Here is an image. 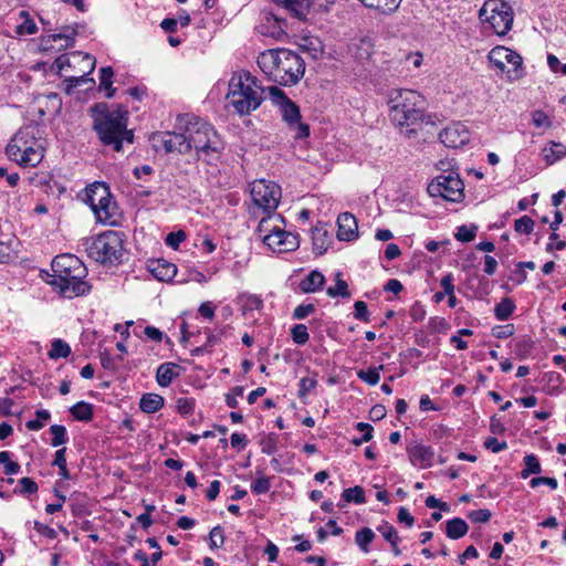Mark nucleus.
I'll return each instance as SVG.
<instances>
[{
    "label": "nucleus",
    "mask_w": 566,
    "mask_h": 566,
    "mask_svg": "<svg viewBox=\"0 0 566 566\" xmlns=\"http://www.w3.org/2000/svg\"><path fill=\"white\" fill-rule=\"evenodd\" d=\"M178 126L182 129V154L195 149L198 159L210 161L216 159L224 149L223 142L214 127L195 115H179Z\"/></svg>",
    "instance_id": "f257e3e1"
},
{
    "label": "nucleus",
    "mask_w": 566,
    "mask_h": 566,
    "mask_svg": "<svg viewBox=\"0 0 566 566\" xmlns=\"http://www.w3.org/2000/svg\"><path fill=\"white\" fill-rule=\"evenodd\" d=\"M388 104L391 123L405 137H417L424 119V97L412 90H392L389 93Z\"/></svg>",
    "instance_id": "f03ea898"
},
{
    "label": "nucleus",
    "mask_w": 566,
    "mask_h": 566,
    "mask_svg": "<svg viewBox=\"0 0 566 566\" xmlns=\"http://www.w3.org/2000/svg\"><path fill=\"white\" fill-rule=\"evenodd\" d=\"M93 130L99 143L114 151H122L123 144H133L134 134L127 128V113L111 108L106 103H97L90 108Z\"/></svg>",
    "instance_id": "7ed1b4c3"
},
{
    "label": "nucleus",
    "mask_w": 566,
    "mask_h": 566,
    "mask_svg": "<svg viewBox=\"0 0 566 566\" xmlns=\"http://www.w3.org/2000/svg\"><path fill=\"white\" fill-rule=\"evenodd\" d=\"M53 274L48 281L60 294L66 298H74L90 293L91 285L85 277L87 269L74 254L56 255L51 264Z\"/></svg>",
    "instance_id": "20e7f679"
},
{
    "label": "nucleus",
    "mask_w": 566,
    "mask_h": 566,
    "mask_svg": "<svg viewBox=\"0 0 566 566\" xmlns=\"http://www.w3.org/2000/svg\"><path fill=\"white\" fill-rule=\"evenodd\" d=\"M228 86L227 99L240 116L251 114L264 101V88L249 72L233 74Z\"/></svg>",
    "instance_id": "39448f33"
},
{
    "label": "nucleus",
    "mask_w": 566,
    "mask_h": 566,
    "mask_svg": "<svg viewBox=\"0 0 566 566\" xmlns=\"http://www.w3.org/2000/svg\"><path fill=\"white\" fill-rule=\"evenodd\" d=\"M10 160L22 167H35L44 157V148L39 137V128L24 126L11 138L6 148Z\"/></svg>",
    "instance_id": "423d86ee"
},
{
    "label": "nucleus",
    "mask_w": 566,
    "mask_h": 566,
    "mask_svg": "<svg viewBox=\"0 0 566 566\" xmlns=\"http://www.w3.org/2000/svg\"><path fill=\"white\" fill-rule=\"evenodd\" d=\"M124 234L108 230L96 238L86 239L85 248L88 256L102 264H118L124 256Z\"/></svg>",
    "instance_id": "0eeeda50"
},
{
    "label": "nucleus",
    "mask_w": 566,
    "mask_h": 566,
    "mask_svg": "<svg viewBox=\"0 0 566 566\" xmlns=\"http://www.w3.org/2000/svg\"><path fill=\"white\" fill-rule=\"evenodd\" d=\"M84 201L90 206L99 222L109 224L116 222L117 205L105 182L95 181L87 186Z\"/></svg>",
    "instance_id": "6e6552de"
},
{
    "label": "nucleus",
    "mask_w": 566,
    "mask_h": 566,
    "mask_svg": "<svg viewBox=\"0 0 566 566\" xmlns=\"http://www.w3.org/2000/svg\"><path fill=\"white\" fill-rule=\"evenodd\" d=\"M269 95L274 105L279 107L282 120L293 133L294 138L303 139L308 137L310 126L301 120L300 107L277 86L269 87Z\"/></svg>",
    "instance_id": "1a4fd4ad"
},
{
    "label": "nucleus",
    "mask_w": 566,
    "mask_h": 566,
    "mask_svg": "<svg viewBox=\"0 0 566 566\" xmlns=\"http://www.w3.org/2000/svg\"><path fill=\"white\" fill-rule=\"evenodd\" d=\"M482 23L486 24L497 35L506 34L513 24L512 7L502 0H488L479 11Z\"/></svg>",
    "instance_id": "9d476101"
},
{
    "label": "nucleus",
    "mask_w": 566,
    "mask_h": 566,
    "mask_svg": "<svg viewBox=\"0 0 566 566\" xmlns=\"http://www.w3.org/2000/svg\"><path fill=\"white\" fill-rule=\"evenodd\" d=\"M304 71L305 63L297 53L287 49H280V57L273 82L283 86L294 85L301 80Z\"/></svg>",
    "instance_id": "9b49d317"
},
{
    "label": "nucleus",
    "mask_w": 566,
    "mask_h": 566,
    "mask_svg": "<svg viewBox=\"0 0 566 566\" xmlns=\"http://www.w3.org/2000/svg\"><path fill=\"white\" fill-rule=\"evenodd\" d=\"M463 190V181L454 171L440 175L428 185V192L431 197H442L452 202H460L464 198Z\"/></svg>",
    "instance_id": "f8f14e48"
},
{
    "label": "nucleus",
    "mask_w": 566,
    "mask_h": 566,
    "mask_svg": "<svg viewBox=\"0 0 566 566\" xmlns=\"http://www.w3.org/2000/svg\"><path fill=\"white\" fill-rule=\"evenodd\" d=\"M251 197L262 212H274L280 202L281 188L271 181L256 180L251 184Z\"/></svg>",
    "instance_id": "ddd939ff"
},
{
    "label": "nucleus",
    "mask_w": 566,
    "mask_h": 566,
    "mask_svg": "<svg viewBox=\"0 0 566 566\" xmlns=\"http://www.w3.org/2000/svg\"><path fill=\"white\" fill-rule=\"evenodd\" d=\"M489 61L501 72H506L510 78L518 77L523 63L521 55L506 46L493 48L489 53Z\"/></svg>",
    "instance_id": "4468645a"
},
{
    "label": "nucleus",
    "mask_w": 566,
    "mask_h": 566,
    "mask_svg": "<svg viewBox=\"0 0 566 566\" xmlns=\"http://www.w3.org/2000/svg\"><path fill=\"white\" fill-rule=\"evenodd\" d=\"M77 31L74 27L66 25L59 33L42 35L40 39V48L42 51H61L73 48Z\"/></svg>",
    "instance_id": "2eb2a0df"
},
{
    "label": "nucleus",
    "mask_w": 566,
    "mask_h": 566,
    "mask_svg": "<svg viewBox=\"0 0 566 566\" xmlns=\"http://www.w3.org/2000/svg\"><path fill=\"white\" fill-rule=\"evenodd\" d=\"M262 241L273 252L284 253L298 248V235L287 232L279 227L273 233L263 235Z\"/></svg>",
    "instance_id": "dca6fc26"
},
{
    "label": "nucleus",
    "mask_w": 566,
    "mask_h": 566,
    "mask_svg": "<svg viewBox=\"0 0 566 566\" xmlns=\"http://www.w3.org/2000/svg\"><path fill=\"white\" fill-rule=\"evenodd\" d=\"M471 134L467 125L457 122L448 125L439 134L440 142L450 148H459L470 142Z\"/></svg>",
    "instance_id": "f3484780"
},
{
    "label": "nucleus",
    "mask_w": 566,
    "mask_h": 566,
    "mask_svg": "<svg viewBox=\"0 0 566 566\" xmlns=\"http://www.w3.org/2000/svg\"><path fill=\"white\" fill-rule=\"evenodd\" d=\"M150 142L156 151L165 154L177 151L182 154L181 135L175 132H157L150 137Z\"/></svg>",
    "instance_id": "a211bd4d"
},
{
    "label": "nucleus",
    "mask_w": 566,
    "mask_h": 566,
    "mask_svg": "<svg viewBox=\"0 0 566 566\" xmlns=\"http://www.w3.org/2000/svg\"><path fill=\"white\" fill-rule=\"evenodd\" d=\"M337 238L340 241H352L358 237V226L354 214L340 213L337 218Z\"/></svg>",
    "instance_id": "6ab92c4d"
},
{
    "label": "nucleus",
    "mask_w": 566,
    "mask_h": 566,
    "mask_svg": "<svg viewBox=\"0 0 566 566\" xmlns=\"http://www.w3.org/2000/svg\"><path fill=\"white\" fill-rule=\"evenodd\" d=\"M408 455L410 462L420 468L431 467L433 461V451L430 447L423 444H416L408 448Z\"/></svg>",
    "instance_id": "aec40b11"
},
{
    "label": "nucleus",
    "mask_w": 566,
    "mask_h": 566,
    "mask_svg": "<svg viewBox=\"0 0 566 566\" xmlns=\"http://www.w3.org/2000/svg\"><path fill=\"white\" fill-rule=\"evenodd\" d=\"M280 57L279 50H268L259 54L258 65L270 80L274 81V72H276L277 63Z\"/></svg>",
    "instance_id": "412c9836"
},
{
    "label": "nucleus",
    "mask_w": 566,
    "mask_h": 566,
    "mask_svg": "<svg viewBox=\"0 0 566 566\" xmlns=\"http://www.w3.org/2000/svg\"><path fill=\"white\" fill-rule=\"evenodd\" d=\"M180 366L176 363H164L156 371V380L160 387H168L180 375Z\"/></svg>",
    "instance_id": "4be33fe9"
},
{
    "label": "nucleus",
    "mask_w": 566,
    "mask_h": 566,
    "mask_svg": "<svg viewBox=\"0 0 566 566\" xmlns=\"http://www.w3.org/2000/svg\"><path fill=\"white\" fill-rule=\"evenodd\" d=\"M313 251L319 255L325 253L331 243V237L325 224L318 223L312 230Z\"/></svg>",
    "instance_id": "5701e85b"
},
{
    "label": "nucleus",
    "mask_w": 566,
    "mask_h": 566,
    "mask_svg": "<svg viewBox=\"0 0 566 566\" xmlns=\"http://www.w3.org/2000/svg\"><path fill=\"white\" fill-rule=\"evenodd\" d=\"M284 27V20L279 19L273 14H266L264 17V22L260 25V32L266 36L280 38L285 33Z\"/></svg>",
    "instance_id": "b1692460"
},
{
    "label": "nucleus",
    "mask_w": 566,
    "mask_h": 566,
    "mask_svg": "<svg viewBox=\"0 0 566 566\" xmlns=\"http://www.w3.org/2000/svg\"><path fill=\"white\" fill-rule=\"evenodd\" d=\"M149 270L155 279L163 282L171 280L177 273L176 265L166 260L151 262Z\"/></svg>",
    "instance_id": "393cba45"
},
{
    "label": "nucleus",
    "mask_w": 566,
    "mask_h": 566,
    "mask_svg": "<svg viewBox=\"0 0 566 566\" xmlns=\"http://www.w3.org/2000/svg\"><path fill=\"white\" fill-rule=\"evenodd\" d=\"M264 216L261 217V220L256 228V233L263 238L266 233H273L280 227V222H284L281 214L274 212H263Z\"/></svg>",
    "instance_id": "a878e982"
},
{
    "label": "nucleus",
    "mask_w": 566,
    "mask_h": 566,
    "mask_svg": "<svg viewBox=\"0 0 566 566\" xmlns=\"http://www.w3.org/2000/svg\"><path fill=\"white\" fill-rule=\"evenodd\" d=\"M324 283V275L319 271L313 270L300 282V289L303 293H314L319 291Z\"/></svg>",
    "instance_id": "bb28decb"
},
{
    "label": "nucleus",
    "mask_w": 566,
    "mask_h": 566,
    "mask_svg": "<svg viewBox=\"0 0 566 566\" xmlns=\"http://www.w3.org/2000/svg\"><path fill=\"white\" fill-rule=\"evenodd\" d=\"M164 398L158 394H144L139 401V408L146 413H155L164 406Z\"/></svg>",
    "instance_id": "cd10ccee"
},
{
    "label": "nucleus",
    "mask_w": 566,
    "mask_h": 566,
    "mask_svg": "<svg viewBox=\"0 0 566 566\" xmlns=\"http://www.w3.org/2000/svg\"><path fill=\"white\" fill-rule=\"evenodd\" d=\"M543 158L547 165H553L566 155V146L560 143L551 142L542 150Z\"/></svg>",
    "instance_id": "c85d7f7f"
},
{
    "label": "nucleus",
    "mask_w": 566,
    "mask_h": 566,
    "mask_svg": "<svg viewBox=\"0 0 566 566\" xmlns=\"http://www.w3.org/2000/svg\"><path fill=\"white\" fill-rule=\"evenodd\" d=\"M469 531L467 522L460 517L451 518L446 524V534L451 539L463 537Z\"/></svg>",
    "instance_id": "c756f323"
},
{
    "label": "nucleus",
    "mask_w": 566,
    "mask_h": 566,
    "mask_svg": "<svg viewBox=\"0 0 566 566\" xmlns=\"http://www.w3.org/2000/svg\"><path fill=\"white\" fill-rule=\"evenodd\" d=\"M282 2L285 9L300 20L305 19L310 11V0H282Z\"/></svg>",
    "instance_id": "7c9ffc66"
},
{
    "label": "nucleus",
    "mask_w": 566,
    "mask_h": 566,
    "mask_svg": "<svg viewBox=\"0 0 566 566\" xmlns=\"http://www.w3.org/2000/svg\"><path fill=\"white\" fill-rule=\"evenodd\" d=\"M83 62L86 63L87 72H84V74L81 76H73V77L69 78L67 82L70 83V85H69L67 92H70V88L77 87L86 82H91L93 84L95 83L93 78L86 77V75L92 73L95 69V63H96L95 59L93 56H91L90 54H85L83 56Z\"/></svg>",
    "instance_id": "2f4dec72"
},
{
    "label": "nucleus",
    "mask_w": 566,
    "mask_h": 566,
    "mask_svg": "<svg viewBox=\"0 0 566 566\" xmlns=\"http://www.w3.org/2000/svg\"><path fill=\"white\" fill-rule=\"evenodd\" d=\"M70 412L78 421H90L93 418V406L85 401H78L71 407Z\"/></svg>",
    "instance_id": "473e14b6"
},
{
    "label": "nucleus",
    "mask_w": 566,
    "mask_h": 566,
    "mask_svg": "<svg viewBox=\"0 0 566 566\" xmlns=\"http://www.w3.org/2000/svg\"><path fill=\"white\" fill-rule=\"evenodd\" d=\"M524 469L521 471V478L527 479L532 474H538L542 472V465L538 458L531 453L526 454L523 459Z\"/></svg>",
    "instance_id": "72a5a7b5"
},
{
    "label": "nucleus",
    "mask_w": 566,
    "mask_h": 566,
    "mask_svg": "<svg viewBox=\"0 0 566 566\" xmlns=\"http://www.w3.org/2000/svg\"><path fill=\"white\" fill-rule=\"evenodd\" d=\"M326 293L331 297L342 296L344 298L350 297V292L348 290V284L342 279V273L337 272L335 275V285L329 286L326 290Z\"/></svg>",
    "instance_id": "f704fd0d"
},
{
    "label": "nucleus",
    "mask_w": 566,
    "mask_h": 566,
    "mask_svg": "<svg viewBox=\"0 0 566 566\" xmlns=\"http://www.w3.org/2000/svg\"><path fill=\"white\" fill-rule=\"evenodd\" d=\"M71 354L70 345L61 338H56L51 344L48 355L51 359L66 358Z\"/></svg>",
    "instance_id": "c9c22d12"
},
{
    "label": "nucleus",
    "mask_w": 566,
    "mask_h": 566,
    "mask_svg": "<svg viewBox=\"0 0 566 566\" xmlns=\"http://www.w3.org/2000/svg\"><path fill=\"white\" fill-rule=\"evenodd\" d=\"M114 72L111 66L102 67L99 71V85L102 88L106 91V97L111 98L115 94V88L113 85V78Z\"/></svg>",
    "instance_id": "e433bc0d"
},
{
    "label": "nucleus",
    "mask_w": 566,
    "mask_h": 566,
    "mask_svg": "<svg viewBox=\"0 0 566 566\" xmlns=\"http://www.w3.org/2000/svg\"><path fill=\"white\" fill-rule=\"evenodd\" d=\"M375 533L369 527H363L356 532L355 542L364 553L369 552V544L374 541Z\"/></svg>",
    "instance_id": "4c0bfd02"
},
{
    "label": "nucleus",
    "mask_w": 566,
    "mask_h": 566,
    "mask_svg": "<svg viewBox=\"0 0 566 566\" xmlns=\"http://www.w3.org/2000/svg\"><path fill=\"white\" fill-rule=\"evenodd\" d=\"M514 310V302L511 298L506 297L503 298L499 304H496L494 308V314L497 319L505 321L512 315Z\"/></svg>",
    "instance_id": "58836bf2"
},
{
    "label": "nucleus",
    "mask_w": 566,
    "mask_h": 566,
    "mask_svg": "<svg viewBox=\"0 0 566 566\" xmlns=\"http://www.w3.org/2000/svg\"><path fill=\"white\" fill-rule=\"evenodd\" d=\"M400 3L401 0H374L369 8L382 14H390L399 8Z\"/></svg>",
    "instance_id": "ea45409f"
},
{
    "label": "nucleus",
    "mask_w": 566,
    "mask_h": 566,
    "mask_svg": "<svg viewBox=\"0 0 566 566\" xmlns=\"http://www.w3.org/2000/svg\"><path fill=\"white\" fill-rule=\"evenodd\" d=\"M384 369V365L378 367H370L367 370L360 369L357 371V377L370 386H376L380 380L379 370Z\"/></svg>",
    "instance_id": "a19ab883"
},
{
    "label": "nucleus",
    "mask_w": 566,
    "mask_h": 566,
    "mask_svg": "<svg viewBox=\"0 0 566 566\" xmlns=\"http://www.w3.org/2000/svg\"><path fill=\"white\" fill-rule=\"evenodd\" d=\"M342 497L346 502H354L356 504H364L366 502L364 489L359 485L345 489Z\"/></svg>",
    "instance_id": "79ce46f5"
},
{
    "label": "nucleus",
    "mask_w": 566,
    "mask_h": 566,
    "mask_svg": "<svg viewBox=\"0 0 566 566\" xmlns=\"http://www.w3.org/2000/svg\"><path fill=\"white\" fill-rule=\"evenodd\" d=\"M256 474L259 476L251 484L252 493H254L256 495H262V494L268 493L271 489L272 478L261 475V472H259V471L256 472Z\"/></svg>",
    "instance_id": "37998d69"
},
{
    "label": "nucleus",
    "mask_w": 566,
    "mask_h": 566,
    "mask_svg": "<svg viewBox=\"0 0 566 566\" xmlns=\"http://www.w3.org/2000/svg\"><path fill=\"white\" fill-rule=\"evenodd\" d=\"M0 464L3 465V472L7 475L18 474L20 472V464L11 460V453L9 451L0 452Z\"/></svg>",
    "instance_id": "c03bdc74"
},
{
    "label": "nucleus",
    "mask_w": 566,
    "mask_h": 566,
    "mask_svg": "<svg viewBox=\"0 0 566 566\" xmlns=\"http://www.w3.org/2000/svg\"><path fill=\"white\" fill-rule=\"evenodd\" d=\"M52 434L51 444L53 447H60L67 441L66 428L62 424H52L50 428Z\"/></svg>",
    "instance_id": "a18cd8bd"
},
{
    "label": "nucleus",
    "mask_w": 566,
    "mask_h": 566,
    "mask_svg": "<svg viewBox=\"0 0 566 566\" xmlns=\"http://www.w3.org/2000/svg\"><path fill=\"white\" fill-rule=\"evenodd\" d=\"M291 337L297 345H305L310 339L307 327L304 324H296L291 328Z\"/></svg>",
    "instance_id": "49530a36"
},
{
    "label": "nucleus",
    "mask_w": 566,
    "mask_h": 566,
    "mask_svg": "<svg viewBox=\"0 0 566 566\" xmlns=\"http://www.w3.org/2000/svg\"><path fill=\"white\" fill-rule=\"evenodd\" d=\"M478 227L476 226H460L455 233V239L460 242H471L474 240L476 235Z\"/></svg>",
    "instance_id": "de8ad7c7"
},
{
    "label": "nucleus",
    "mask_w": 566,
    "mask_h": 566,
    "mask_svg": "<svg viewBox=\"0 0 566 566\" xmlns=\"http://www.w3.org/2000/svg\"><path fill=\"white\" fill-rule=\"evenodd\" d=\"M36 419L29 420L25 427L31 431H38L44 427V421L49 420L51 415L48 410L41 409L35 412Z\"/></svg>",
    "instance_id": "09e8293b"
},
{
    "label": "nucleus",
    "mask_w": 566,
    "mask_h": 566,
    "mask_svg": "<svg viewBox=\"0 0 566 566\" xmlns=\"http://www.w3.org/2000/svg\"><path fill=\"white\" fill-rule=\"evenodd\" d=\"M356 429L363 432V437L353 439L355 446H360L364 442H368L373 439L374 428L367 422H358Z\"/></svg>",
    "instance_id": "8fccbe9b"
},
{
    "label": "nucleus",
    "mask_w": 566,
    "mask_h": 566,
    "mask_svg": "<svg viewBox=\"0 0 566 566\" xmlns=\"http://www.w3.org/2000/svg\"><path fill=\"white\" fill-rule=\"evenodd\" d=\"M300 389L297 392L298 398L303 399L307 396V394L314 390L317 386V380L315 377H303L300 379Z\"/></svg>",
    "instance_id": "3c124183"
},
{
    "label": "nucleus",
    "mask_w": 566,
    "mask_h": 566,
    "mask_svg": "<svg viewBox=\"0 0 566 566\" xmlns=\"http://www.w3.org/2000/svg\"><path fill=\"white\" fill-rule=\"evenodd\" d=\"M514 229L518 233L530 234L534 229V221L528 216L515 220Z\"/></svg>",
    "instance_id": "603ef678"
},
{
    "label": "nucleus",
    "mask_w": 566,
    "mask_h": 566,
    "mask_svg": "<svg viewBox=\"0 0 566 566\" xmlns=\"http://www.w3.org/2000/svg\"><path fill=\"white\" fill-rule=\"evenodd\" d=\"M176 409L181 416H188L193 412L195 399L193 398H178L176 401Z\"/></svg>",
    "instance_id": "864d4df0"
},
{
    "label": "nucleus",
    "mask_w": 566,
    "mask_h": 566,
    "mask_svg": "<svg viewBox=\"0 0 566 566\" xmlns=\"http://www.w3.org/2000/svg\"><path fill=\"white\" fill-rule=\"evenodd\" d=\"M186 232L182 230L170 232L167 234L165 242L171 249L177 250L179 244L186 240Z\"/></svg>",
    "instance_id": "5fc2aeb1"
},
{
    "label": "nucleus",
    "mask_w": 566,
    "mask_h": 566,
    "mask_svg": "<svg viewBox=\"0 0 566 566\" xmlns=\"http://www.w3.org/2000/svg\"><path fill=\"white\" fill-rule=\"evenodd\" d=\"M210 547L211 548H219L224 544V535L223 530L221 526H214L210 533Z\"/></svg>",
    "instance_id": "6e6d98bb"
},
{
    "label": "nucleus",
    "mask_w": 566,
    "mask_h": 566,
    "mask_svg": "<svg viewBox=\"0 0 566 566\" xmlns=\"http://www.w3.org/2000/svg\"><path fill=\"white\" fill-rule=\"evenodd\" d=\"M532 123L538 128H549L552 122L543 111H535L532 115Z\"/></svg>",
    "instance_id": "4d7b16f0"
},
{
    "label": "nucleus",
    "mask_w": 566,
    "mask_h": 566,
    "mask_svg": "<svg viewBox=\"0 0 566 566\" xmlns=\"http://www.w3.org/2000/svg\"><path fill=\"white\" fill-rule=\"evenodd\" d=\"M491 516H492L491 511L486 510V509H480V510L471 511L468 514V517L473 523H486V522L490 521Z\"/></svg>",
    "instance_id": "13d9d810"
},
{
    "label": "nucleus",
    "mask_w": 566,
    "mask_h": 566,
    "mask_svg": "<svg viewBox=\"0 0 566 566\" xmlns=\"http://www.w3.org/2000/svg\"><path fill=\"white\" fill-rule=\"evenodd\" d=\"M354 307H355L354 317L356 319L363 321L365 323H368L370 321L368 307L364 301H356L354 304Z\"/></svg>",
    "instance_id": "bf43d9fd"
},
{
    "label": "nucleus",
    "mask_w": 566,
    "mask_h": 566,
    "mask_svg": "<svg viewBox=\"0 0 566 566\" xmlns=\"http://www.w3.org/2000/svg\"><path fill=\"white\" fill-rule=\"evenodd\" d=\"M377 531L381 533L387 542L400 539L397 530L388 523H384L382 525L378 526Z\"/></svg>",
    "instance_id": "052dcab7"
},
{
    "label": "nucleus",
    "mask_w": 566,
    "mask_h": 566,
    "mask_svg": "<svg viewBox=\"0 0 566 566\" xmlns=\"http://www.w3.org/2000/svg\"><path fill=\"white\" fill-rule=\"evenodd\" d=\"M483 444L488 450H491L494 453H499L507 449V443L505 441H499L494 437L486 438Z\"/></svg>",
    "instance_id": "680f3d73"
},
{
    "label": "nucleus",
    "mask_w": 566,
    "mask_h": 566,
    "mask_svg": "<svg viewBox=\"0 0 566 566\" xmlns=\"http://www.w3.org/2000/svg\"><path fill=\"white\" fill-rule=\"evenodd\" d=\"M21 494H34L38 492V484L31 478H22L19 481Z\"/></svg>",
    "instance_id": "e2e57ef3"
},
{
    "label": "nucleus",
    "mask_w": 566,
    "mask_h": 566,
    "mask_svg": "<svg viewBox=\"0 0 566 566\" xmlns=\"http://www.w3.org/2000/svg\"><path fill=\"white\" fill-rule=\"evenodd\" d=\"M541 484L548 485L553 490H555L558 485L557 480L555 478H548V476H536L530 481L531 488H537Z\"/></svg>",
    "instance_id": "0e129e2a"
},
{
    "label": "nucleus",
    "mask_w": 566,
    "mask_h": 566,
    "mask_svg": "<svg viewBox=\"0 0 566 566\" xmlns=\"http://www.w3.org/2000/svg\"><path fill=\"white\" fill-rule=\"evenodd\" d=\"M315 311V306L313 304H301L294 308L293 318L295 319H304L310 314Z\"/></svg>",
    "instance_id": "69168bd1"
},
{
    "label": "nucleus",
    "mask_w": 566,
    "mask_h": 566,
    "mask_svg": "<svg viewBox=\"0 0 566 566\" xmlns=\"http://www.w3.org/2000/svg\"><path fill=\"white\" fill-rule=\"evenodd\" d=\"M514 332V326L512 324L505 326H495L492 328V335L496 338H506L511 336Z\"/></svg>",
    "instance_id": "338daca9"
},
{
    "label": "nucleus",
    "mask_w": 566,
    "mask_h": 566,
    "mask_svg": "<svg viewBox=\"0 0 566 566\" xmlns=\"http://www.w3.org/2000/svg\"><path fill=\"white\" fill-rule=\"evenodd\" d=\"M426 506L429 509H439L443 512H448L450 510L449 505L446 502L440 501L433 495H429L426 499Z\"/></svg>",
    "instance_id": "774afa93"
}]
</instances>
